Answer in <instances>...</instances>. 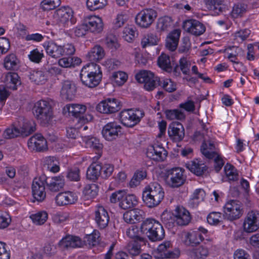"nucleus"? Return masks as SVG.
I'll return each instance as SVG.
<instances>
[{"label": "nucleus", "instance_id": "7", "mask_svg": "<svg viewBox=\"0 0 259 259\" xmlns=\"http://www.w3.org/2000/svg\"><path fill=\"white\" fill-rule=\"evenodd\" d=\"M223 210L225 218L231 221L239 219L243 213L240 203L236 200L228 201L224 206Z\"/></svg>", "mask_w": 259, "mask_h": 259}, {"label": "nucleus", "instance_id": "15", "mask_svg": "<svg viewBox=\"0 0 259 259\" xmlns=\"http://www.w3.org/2000/svg\"><path fill=\"white\" fill-rule=\"evenodd\" d=\"M65 108L69 114L76 117H79L78 122L81 124L88 122L93 118L92 116L91 115H89V118H85L84 117H81L87 110V107L84 105L80 104H70L66 105Z\"/></svg>", "mask_w": 259, "mask_h": 259}, {"label": "nucleus", "instance_id": "39", "mask_svg": "<svg viewBox=\"0 0 259 259\" xmlns=\"http://www.w3.org/2000/svg\"><path fill=\"white\" fill-rule=\"evenodd\" d=\"M102 165L99 163H93L88 167L87 171V177L88 179L95 181L101 176Z\"/></svg>", "mask_w": 259, "mask_h": 259}, {"label": "nucleus", "instance_id": "18", "mask_svg": "<svg viewBox=\"0 0 259 259\" xmlns=\"http://www.w3.org/2000/svg\"><path fill=\"white\" fill-rule=\"evenodd\" d=\"M167 152L160 145L154 144L147 148L146 155L148 157L155 161H163L167 157Z\"/></svg>", "mask_w": 259, "mask_h": 259}, {"label": "nucleus", "instance_id": "31", "mask_svg": "<svg viewBox=\"0 0 259 259\" xmlns=\"http://www.w3.org/2000/svg\"><path fill=\"white\" fill-rule=\"evenodd\" d=\"M4 82L7 88L16 90L18 85L20 84L19 76L16 73L9 72L7 73L4 78Z\"/></svg>", "mask_w": 259, "mask_h": 259}, {"label": "nucleus", "instance_id": "23", "mask_svg": "<svg viewBox=\"0 0 259 259\" xmlns=\"http://www.w3.org/2000/svg\"><path fill=\"white\" fill-rule=\"evenodd\" d=\"M21 136H28L35 131V123L32 120H27L20 117L17 122Z\"/></svg>", "mask_w": 259, "mask_h": 259}, {"label": "nucleus", "instance_id": "61", "mask_svg": "<svg viewBox=\"0 0 259 259\" xmlns=\"http://www.w3.org/2000/svg\"><path fill=\"white\" fill-rule=\"evenodd\" d=\"M126 249L132 255H138L141 253V244L138 241L131 242L127 245Z\"/></svg>", "mask_w": 259, "mask_h": 259}, {"label": "nucleus", "instance_id": "14", "mask_svg": "<svg viewBox=\"0 0 259 259\" xmlns=\"http://www.w3.org/2000/svg\"><path fill=\"white\" fill-rule=\"evenodd\" d=\"M121 131V126L116 121L109 122L103 127L102 134L107 141H112L116 139Z\"/></svg>", "mask_w": 259, "mask_h": 259}, {"label": "nucleus", "instance_id": "17", "mask_svg": "<svg viewBox=\"0 0 259 259\" xmlns=\"http://www.w3.org/2000/svg\"><path fill=\"white\" fill-rule=\"evenodd\" d=\"M28 147L32 151L43 152L48 149L47 142L41 135L37 134L32 136L28 141Z\"/></svg>", "mask_w": 259, "mask_h": 259}, {"label": "nucleus", "instance_id": "30", "mask_svg": "<svg viewBox=\"0 0 259 259\" xmlns=\"http://www.w3.org/2000/svg\"><path fill=\"white\" fill-rule=\"evenodd\" d=\"M59 245L63 248H75L80 247L82 245V242L78 237L68 235L59 242Z\"/></svg>", "mask_w": 259, "mask_h": 259}, {"label": "nucleus", "instance_id": "20", "mask_svg": "<svg viewBox=\"0 0 259 259\" xmlns=\"http://www.w3.org/2000/svg\"><path fill=\"white\" fill-rule=\"evenodd\" d=\"M168 134L172 141L176 142H180L184 137L185 130L181 123L174 122L170 123L168 126Z\"/></svg>", "mask_w": 259, "mask_h": 259}, {"label": "nucleus", "instance_id": "16", "mask_svg": "<svg viewBox=\"0 0 259 259\" xmlns=\"http://www.w3.org/2000/svg\"><path fill=\"white\" fill-rule=\"evenodd\" d=\"M207 230L199 227L197 230L188 232L185 235L184 243L187 246H194L199 244L204 239L203 234H206Z\"/></svg>", "mask_w": 259, "mask_h": 259}, {"label": "nucleus", "instance_id": "64", "mask_svg": "<svg viewBox=\"0 0 259 259\" xmlns=\"http://www.w3.org/2000/svg\"><path fill=\"white\" fill-rule=\"evenodd\" d=\"M100 241V233L99 232L94 231L91 234L88 235L85 237V242L89 245L95 246Z\"/></svg>", "mask_w": 259, "mask_h": 259}, {"label": "nucleus", "instance_id": "48", "mask_svg": "<svg viewBox=\"0 0 259 259\" xmlns=\"http://www.w3.org/2000/svg\"><path fill=\"white\" fill-rule=\"evenodd\" d=\"M98 191V187L96 184H88L84 187L83 194L87 199H91L95 197Z\"/></svg>", "mask_w": 259, "mask_h": 259}, {"label": "nucleus", "instance_id": "19", "mask_svg": "<svg viewBox=\"0 0 259 259\" xmlns=\"http://www.w3.org/2000/svg\"><path fill=\"white\" fill-rule=\"evenodd\" d=\"M184 28L188 32L196 36L203 34L205 31L204 25L198 20L189 19L183 23Z\"/></svg>", "mask_w": 259, "mask_h": 259}, {"label": "nucleus", "instance_id": "62", "mask_svg": "<svg viewBox=\"0 0 259 259\" xmlns=\"http://www.w3.org/2000/svg\"><path fill=\"white\" fill-rule=\"evenodd\" d=\"M66 178L70 181H79L80 179L79 169L77 167L69 168L66 174Z\"/></svg>", "mask_w": 259, "mask_h": 259}, {"label": "nucleus", "instance_id": "21", "mask_svg": "<svg viewBox=\"0 0 259 259\" xmlns=\"http://www.w3.org/2000/svg\"><path fill=\"white\" fill-rule=\"evenodd\" d=\"M174 220L179 226H186L191 220L190 213L182 206H177L173 213Z\"/></svg>", "mask_w": 259, "mask_h": 259}, {"label": "nucleus", "instance_id": "36", "mask_svg": "<svg viewBox=\"0 0 259 259\" xmlns=\"http://www.w3.org/2000/svg\"><path fill=\"white\" fill-rule=\"evenodd\" d=\"M105 56L104 51L101 46H96L87 54L88 60L96 62L102 59Z\"/></svg>", "mask_w": 259, "mask_h": 259}, {"label": "nucleus", "instance_id": "60", "mask_svg": "<svg viewBox=\"0 0 259 259\" xmlns=\"http://www.w3.org/2000/svg\"><path fill=\"white\" fill-rule=\"evenodd\" d=\"M139 229L136 226H132L126 230V235L130 238L136 239L139 241H143V238L140 236Z\"/></svg>", "mask_w": 259, "mask_h": 259}, {"label": "nucleus", "instance_id": "58", "mask_svg": "<svg viewBox=\"0 0 259 259\" xmlns=\"http://www.w3.org/2000/svg\"><path fill=\"white\" fill-rule=\"evenodd\" d=\"M223 0H205V4L207 8L217 12H222L223 9Z\"/></svg>", "mask_w": 259, "mask_h": 259}, {"label": "nucleus", "instance_id": "37", "mask_svg": "<svg viewBox=\"0 0 259 259\" xmlns=\"http://www.w3.org/2000/svg\"><path fill=\"white\" fill-rule=\"evenodd\" d=\"M209 253L208 248L205 246L201 245L191 250L189 254L193 259H205Z\"/></svg>", "mask_w": 259, "mask_h": 259}, {"label": "nucleus", "instance_id": "33", "mask_svg": "<svg viewBox=\"0 0 259 259\" xmlns=\"http://www.w3.org/2000/svg\"><path fill=\"white\" fill-rule=\"evenodd\" d=\"M186 165L188 169L198 176H201L206 170V166L198 159L191 161Z\"/></svg>", "mask_w": 259, "mask_h": 259}, {"label": "nucleus", "instance_id": "32", "mask_svg": "<svg viewBox=\"0 0 259 259\" xmlns=\"http://www.w3.org/2000/svg\"><path fill=\"white\" fill-rule=\"evenodd\" d=\"M138 202V199L135 195L126 194L124 192L119 206L123 209H127L135 207Z\"/></svg>", "mask_w": 259, "mask_h": 259}, {"label": "nucleus", "instance_id": "47", "mask_svg": "<svg viewBox=\"0 0 259 259\" xmlns=\"http://www.w3.org/2000/svg\"><path fill=\"white\" fill-rule=\"evenodd\" d=\"M225 219L222 213L213 211L208 214L207 217V221L211 225H219L223 223V220Z\"/></svg>", "mask_w": 259, "mask_h": 259}, {"label": "nucleus", "instance_id": "1", "mask_svg": "<svg viewBox=\"0 0 259 259\" xmlns=\"http://www.w3.org/2000/svg\"><path fill=\"white\" fill-rule=\"evenodd\" d=\"M164 192L161 186L157 183H151L143 191L142 199L149 208L158 205L163 200Z\"/></svg>", "mask_w": 259, "mask_h": 259}, {"label": "nucleus", "instance_id": "51", "mask_svg": "<svg viewBox=\"0 0 259 259\" xmlns=\"http://www.w3.org/2000/svg\"><path fill=\"white\" fill-rule=\"evenodd\" d=\"M158 39L157 36L153 33H149L145 35L141 40V46L143 48L148 46L157 44Z\"/></svg>", "mask_w": 259, "mask_h": 259}, {"label": "nucleus", "instance_id": "49", "mask_svg": "<svg viewBox=\"0 0 259 259\" xmlns=\"http://www.w3.org/2000/svg\"><path fill=\"white\" fill-rule=\"evenodd\" d=\"M48 217V213L45 211H40L30 216L33 223L36 225L44 224L47 220Z\"/></svg>", "mask_w": 259, "mask_h": 259}, {"label": "nucleus", "instance_id": "45", "mask_svg": "<svg viewBox=\"0 0 259 259\" xmlns=\"http://www.w3.org/2000/svg\"><path fill=\"white\" fill-rule=\"evenodd\" d=\"M86 147L91 148L100 152L103 148L102 144L100 143L99 140L95 137H84L83 139Z\"/></svg>", "mask_w": 259, "mask_h": 259}, {"label": "nucleus", "instance_id": "29", "mask_svg": "<svg viewBox=\"0 0 259 259\" xmlns=\"http://www.w3.org/2000/svg\"><path fill=\"white\" fill-rule=\"evenodd\" d=\"M143 213L144 212L142 210L136 208L124 213L123 218L127 223L135 224L142 219Z\"/></svg>", "mask_w": 259, "mask_h": 259}, {"label": "nucleus", "instance_id": "5", "mask_svg": "<svg viewBox=\"0 0 259 259\" xmlns=\"http://www.w3.org/2000/svg\"><path fill=\"white\" fill-rule=\"evenodd\" d=\"M143 116V112L139 109H126L121 111L119 117L124 125L131 127L138 124Z\"/></svg>", "mask_w": 259, "mask_h": 259}, {"label": "nucleus", "instance_id": "28", "mask_svg": "<svg viewBox=\"0 0 259 259\" xmlns=\"http://www.w3.org/2000/svg\"><path fill=\"white\" fill-rule=\"evenodd\" d=\"M73 15V12L69 7H62L58 9L55 14V18L58 21L65 24L71 20Z\"/></svg>", "mask_w": 259, "mask_h": 259}, {"label": "nucleus", "instance_id": "11", "mask_svg": "<svg viewBox=\"0 0 259 259\" xmlns=\"http://www.w3.org/2000/svg\"><path fill=\"white\" fill-rule=\"evenodd\" d=\"M137 80L144 84V88L147 91H152L156 87V82L158 77L154 76L153 73L148 70H141L136 75Z\"/></svg>", "mask_w": 259, "mask_h": 259}, {"label": "nucleus", "instance_id": "44", "mask_svg": "<svg viewBox=\"0 0 259 259\" xmlns=\"http://www.w3.org/2000/svg\"><path fill=\"white\" fill-rule=\"evenodd\" d=\"M204 197L205 192L203 189L195 190L189 201V205L192 207H197L199 203L204 200Z\"/></svg>", "mask_w": 259, "mask_h": 259}, {"label": "nucleus", "instance_id": "27", "mask_svg": "<svg viewBox=\"0 0 259 259\" xmlns=\"http://www.w3.org/2000/svg\"><path fill=\"white\" fill-rule=\"evenodd\" d=\"M76 91L75 84L72 82L66 80L62 84L61 90V96L63 99L72 100L75 97Z\"/></svg>", "mask_w": 259, "mask_h": 259}, {"label": "nucleus", "instance_id": "8", "mask_svg": "<svg viewBox=\"0 0 259 259\" xmlns=\"http://www.w3.org/2000/svg\"><path fill=\"white\" fill-rule=\"evenodd\" d=\"M214 146L213 143L204 142L201 148L202 153L207 158H214V167L215 170L219 172L224 164V162L222 158L217 153L213 151Z\"/></svg>", "mask_w": 259, "mask_h": 259}, {"label": "nucleus", "instance_id": "43", "mask_svg": "<svg viewBox=\"0 0 259 259\" xmlns=\"http://www.w3.org/2000/svg\"><path fill=\"white\" fill-rule=\"evenodd\" d=\"M157 64L160 68L167 72L172 70L170 57L165 54L162 53L160 55L157 60Z\"/></svg>", "mask_w": 259, "mask_h": 259}, {"label": "nucleus", "instance_id": "10", "mask_svg": "<svg viewBox=\"0 0 259 259\" xmlns=\"http://www.w3.org/2000/svg\"><path fill=\"white\" fill-rule=\"evenodd\" d=\"M243 231L246 233H252L259 229V211H249L244 219Z\"/></svg>", "mask_w": 259, "mask_h": 259}, {"label": "nucleus", "instance_id": "56", "mask_svg": "<svg viewBox=\"0 0 259 259\" xmlns=\"http://www.w3.org/2000/svg\"><path fill=\"white\" fill-rule=\"evenodd\" d=\"M165 114L166 118L170 120H182L185 117L184 114L178 109L167 110L165 111Z\"/></svg>", "mask_w": 259, "mask_h": 259}, {"label": "nucleus", "instance_id": "40", "mask_svg": "<svg viewBox=\"0 0 259 259\" xmlns=\"http://www.w3.org/2000/svg\"><path fill=\"white\" fill-rule=\"evenodd\" d=\"M45 165L47 169L51 172L57 173L60 171V162L54 156H48L44 159Z\"/></svg>", "mask_w": 259, "mask_h": 259}, {"label": "nucleus", "instance_id": "24", "mask_svg": "<svg viewBox=\"0 0 259 259\" xmlns=\"http://www.w3.org/2000/svg\"><path fill=\"white\" fill-rule=\"evenodd\" d=\"M95 220L100 229H104L107 227L109 216L107 211L103 206L97 207L95 211Z\"/></svg>", "mask_w": 259, "mask_h": 259}, {"label": "nucleus", "instance_id": "59", "mask_svg": "<svg viewBox=\"0 0 259 259\" xmlns=\"http://www.w3.org/2000/svg\"><path fill=\"white\" fill-rule=\"evenodd\" d=\"M60 4L61 0H44L40 4V7L44 11H50L55 9Z\"/></svg>", "mask_w": 259, "mask_h": 259}, {"label": "nucleus", "instance_id": "38", "mask_svg": "<svg viewBox=\"0 0 259 259\" xmlns=\"http://www.w3.org/2000/svg\"><path fill=\"white\" fill-rule=\"evenodd\" d=\"M29 78L37 84H42L47 80V73L42 70H33L30 72Z\"/></svg>", "mask_w": 259, "mask_h": 259}, {"label": "nucleus", "instance_id": "55", "mask_svg": "<svg viewBox=\"0 0 259 259\" xmlns=\"http://www.w3.org/2000/svg\"><path fill=\"white\" fill-rule=\"evenodd\" d=\"M247 6L241 3L235 4L231 12L232 16L234 18L242 17L246 12Z\"/></svg>", "mask_w": 259, "mask_h": 259}, {"label": "nucleus", "instance_id": "53", "mask_svg": "<svg viewBox=\"0 0 259 259\" xmlns=\"http://www.w3.org/2000/svg\"><path fill=\"white\" fill-rule=\"evenodd\" d=\"M19 62L16 55L11 54L7 56L4 60V66L7 70L14 69Z\"/></svg>", "mask_w": 259, "mask_h": 259}, {"label": "nucleus", "instance_id": "12", "mask_svg": "<svg viewBox=\"0 0 259 259\" xmlns=\"http://www.w3.org/2000/svg\"><path fill=\"white\" fill-rule=\"evenodd\" d=\"M46 176H41L33 179L32 184V192L35 199L38 201H42L46 198L45 191Z\"/></svg>", "mask_w": 259, "mask_h": 259}, {"label": "nucleus", "instance_id": "13", "mask_svg": "<svg viewBox=\"0 0 259 259\" xmlns=\"http://www.w3.org/2000/svg\"><path fill=\"white\" fill-rule=\"evenodd\" d=\"M120 108V102L114 98H108L102 101L96 107L98 111L104 114H110L116 112Z\"/></svg>", "mask_w": 259, "mask_h": 259}, {"label": "nucleus", "instance_id": "9", "mask_svg": "<svg viewBox=\"0 0 259 259\" xmlns=\"http://www.w3.org/2000/svg\"><path fill=\"white\" fill-rule=\"evenodd\" d=\"M157 12L152 9H145L141 11L136 16V22L143 28L149 27L157 17Z\"/></svg>", "mask_w": 259, "mask_h": 259}, {"label": "nucleus", "instance_id": "52", "mask_svg": "<svg viewBox=\"0 0 259 259\" xmlns=\"http://www.w3.org/2000/svg\"><path fill=\"white\" fill-rule=\"evenodd\" d=\"M158 81L160 86L166 91L171 93L176 90V83L174 82L171 79L162 78L158 79Z\"/></svg>", "mask_w": 259, "mask_h": 259}, {"label": "nucleus", "instance_id": "4", "mask_svg": "<svg viewBox=\"0 0 259 259\" xmlns=\"http://www.w3.org/2000/svg\"><path fill=\"white\" fill-rule=\"evenodd\" d=\"M33 113L42 125H47L51 121L53 116L51 102L45 100L38 101L34 105Z\"/></svg>", "mask_w": 259, "mask_h": 259}, {"label": "nucleus", "instance_id": "6", "mask_svg": "<svg viewBox=\"0 0 259 259\" xmlns=\"http://www.w3.org/2000/svg\"><path fill=\"white\" fill-rule=\"evenodd\" d=\"M168 185L171 188H178L183 185L186 180L185 170L180 167H173L166 171Z\"/></svg>", "mask_w": 259, "mask_h": 259}, {"label": "nucleus", "instance_id": "63", "mask_svg": "<svg viewBox=\"0 0 259 259\" xmlns=\"http://www.w3.org/2000/svg\"><path fill=\"white\" fill-rule=\"evenodd\" d=\"M135 28L132 26H128L124 28L122 37L127 42H131L135 38Z\"/></svg>", "mask_w": 259, "mask_h": 259}, {"label": "nucleus", "instance_id": "41", "mask_svg": "<svg viewBox=\"0 0 259 259\" xmlns=\"http://www.w3.org/2000/svg\"><path fill=\"white\" fill-rule=\"evenodd\" d=\"M127 79V75L122 71L114 72L110 77V79L114 86L123 85Z\"/></svg>", "mask_w": 259, "mask_h": 259}, {"label": "nucleus", "instance_id": "46", "mask_svg": "<svg viewBox=\"0 0 259 259\" xmlns=\"http://www.w3.org/2000/svg\"><path fill=\"white\" fill-rule=\"evenodd\" d=\"M224 171L226 178L230 182L238 180V172L235 167L231 164L227 163L224 167Z\"/></svg>", "mask_w": 259, "mask_h": 259}, {"label": "nucleus", "instance_id": "34", "mask_svg": "<svg viewBox=\"0 0 259 259\" xmlns=\"http://www.w3.org/2000/svg\"><path fill=\"white\" fill-rule=\"evenodd\" d=\"M181 31L175 29L171 32L166 40V46L170 51H174L177 48Z\"/></svg>", "mask_w": 259, "mask_h": 259}, {"label": "nucleus", "instance_id": "25", "mask_svg": "<svg viewBox=\"0 0 259 259\" xmlns=\"http://www.w3.org/2000/svg\"><path fill=\"white\" fill-rule=\"evenodd\" d=\"M84 23L88 30L94 33L100 32L103 28V23L101 18L93 15L88 16L84 20Z\"/></svg>", "mask_w": 259, "mask_h": 259}, {"label": "nucleus", "instance_id": "35", "mask_svg": "<svg viewBox=\"0 0 259 259\" xmlns=\"http://www.w3.org/2000/svg\"><path fill=\"white\" fill-rule=\"evenodd\" d=\"M82 83L89 88H94L97 86L101 79L102 75H80Z\"/></svg>", "mask_w": 259, "mask_h": 259}, {"label": "nucleus", "instance_id": "22", "mask_svg": "<svg viewBox=\"0 0 259 259\" xmlns=\"http://www.w3.org/2000/svg\"><path fill=\"white\" fill-rule=\"evenodd\" d=\"M77 199L78 196L76 193L71 191L59 193L55 198L56 202L59 206L74 204Z\"/></svg>", "mask_w": 259, "mask_h": 259}, {"label": "nucleus", "instance_id": "42", "mask_svg": "<svg viewBox=\"0 0 259 259\" xmlns=\"http://www.w3.org/2000/svg\"><path fill=\"white\" fill-rule=\"evenodd\" d=\"M102 75L99 65L94 63H89L83 67L81 70L80 75Z\"/></svg>", "mask_w": 259, "mask_h": 259}, {"label": "nucleus", "instance_id": "50", "mask_svg": "<svg viewBox=\"0 0 259 259\" xmlns=\"http://www.w3.org/2000/svg\"><path fill=\"white\" fill-rule=\"evenodd\" d=\"M87 6L90 11L103 9L107 4V0H87Z\"/></svg>", "mask_w": 259, "mask_h": 259}, {"label": "nucleus", "instance_id": "2", "mask_svg": "<svg viewBox=\"0 0 259 259\" xmlns=\"http://www.w3.org/2000/svg\"><path fill=\"white\" fill-rule=\"evenodd\" d=\"M43 47L47 54L55 59L63 56L73 55L75 52V47L73 44L68 43L62 46L53 40L45 42Z\"/></svg>", "mask_w": 259, "mask_h": 259}, {"label": "nucleus", "instance_id": "57", "mask_svg": "<svg viewBox=\"0 0 259 259\" xmlns=\"http://www.w3.org/2000/svg\"><path fill=\"white\" fill-rule=\"evenodd\" d=\"M20 135L19 128L17 123H15V125L7 128L3 133V137L5 139L14 138Z\"/></svg>", "mask_w": 259, "mask_h": 259}, {"label": "nucleus", "instance_id": "3", "mask_svg": "<svg viewBox=\"0 0 259 259\" xmlns=\"http://www.w3.org/2000/svg\"><path fill=\"white\" fill-rule=\"evenodd\" d=\"M140 229L142 234H145L153 241L161 240L165 235L162 225L159 222L152 219H147L144 221L141 225Z\"/></svg>", "mask_w": 259, "mask_h": 259}, {"label": "nucleus", "instance_id": "26", "mask_svg": "<svg viewBox=\"0 0 259 259\" xmlns=\"http://www.w3.org/2000/svg\"><path fill=\"white\" fill-rule=\"evenodd\" d=\"M45 183L47 188L52 192L59 191L65 185V179L62 175L57 176L46 178Z\"/></svg>", "mask_w": 259, "mask_h": 259}, {"label": "nucleus", "instance_id": "54", "mask_svg": "<svg viewBox=\"0 0 259 259\" xmlns=\"http://www.w3.org/2000/svg\"><path fill=\"white\" fill-rule=\"evenodd\" d=\"M44 56L43 50L37 48L32 50L28 55L29 59L35 63H39Z\"/></svg>", "mask_w": 259, "mask_h": 259}]
</instances>
